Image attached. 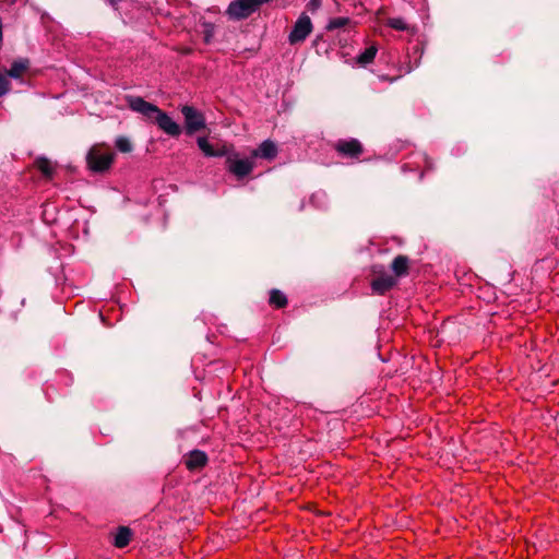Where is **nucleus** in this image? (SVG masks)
<instances>
[{
	"mask_svg": "<svg viewBox=\"0 0 559 559\" xmlns=\"http://www.w3.org/2000/svg\"><path fill=\"white\" fill-rule=\"evenodd\" d=\"M126 100L131 110L155 122L166 134L170 136H179L181 134L180 126L156 105L146 102L140 96H127Z\"/></svg>",
	"mask_w": 559,
	"mask_h": 559,
	"instance_id": "f257e3e1",
	"label": "nucleus"
},
{
	"mask_svg": "<svg viewBox=\"0 0 559 559\" xmlns=\"http://www.w3.org/2000/svg\"><path fill=\"white\" fill-rule=\"evenodd\" d=\"M115 159V154L102 145H94L86 157L88 168L94 173L108 170Z\"/></svg>",
	"mask_w": 559,
	"mask_h": 559,
	"instance_id": "f03ea898",
	"label": "nucleus"
},
{
	"mask_svg": "<svg viewBox=\"0 0 559 559\" xmlns=\"http://www.w3.org/2000/svg\"><path fill=\"white\" fill-rule=\"evenodd\" d=\"M270 0H234L227 8V14L234 20H243L254 13L262 4Z\"/></svg>",
	"mask_w": 559,
	"mask_h": 559,
	"instance_id": "7ed1b4c3",
	"label": "nucleus"
},
{
	"mask_svg": "<svg viewBox=\"0 0 559 559\" xmlns=\"http://www.w3.org/2000/svg\"><path fill=\"white\" fill-rule=\"evenodd\" d=\"M226 156V168L237 179L247 177L254 169L255 164L251 156L249 158H240L237 153H228Z\"/></svg>",
	"mask_w": 559,
	"mask_h": 559,
	"instance_id": "20e7f679",
	"label": "nucleus"
},
{
	"mask_svg": "<svg viewBox=\"0 0 559 559\" xmlns=\"http://www.w3.org/2000/svg\"><path fill=\"white\" fill-rule=\"evenodd\" d=\"M313 25L310 16L302 12L297 21L295 22L293 29L288 35V41L290 45L304 43L306 38L312 33Z\"/></svg>",
	"mask_w": 559,
	"mask_h": 559,
	"instance_id": "39448f33",
	"label": "nucleus"
},
{
	"mask_svg": "<svg viewBox=\"0 0 559 559\" xmlns=\"http://www.w3.org/2000/svg\"><path fill=\"white\" fill-rule=\"evenodd\" d=\"M181 114L185 117V127L187 134H193L206 127L204 115L192 106L181 107Z\"/></svg>",
	"mask_w": 559,
	"mask_h": 559,
	"instance_id": "423d86ee",
	"label": "nucleus"
},
{
	"mask_svg": "<svg viewBox=\"0 0 559 559\" xmlns=\"http://www.w3.org/2000/svg\"><path fill=\"white\" fill-rule=\"evenodd\" d=\"M338 156L358 160L364 153V146L357 139L338 140L333 144Z\"/></svg>",
	"mask_w": 559,
	"mask_h": 559,
	"instance_id": "0eeeda50",
	"label": "nucleus"
},
{
	"mask_svg": "<svg viewBox=\"0 0 559 559\" xmlns=\"http://www.w3.org/2000/svg\"><path fill=\"white\" fill-rule=\"evenodd\" d=\"M197 143L202 153L207 157H222L229 153V148L226 144L214 147L205 136L198 138Z\"/></svg>",
	"mask_w": 559,
	"mask_h": 559,
	"instance_id": "6e6552de",
	"label": "nucleus"
},
{
	"mask_svg": "<svg viewBox=\"0 0 559 559\" xmlns=\"http://www.w3.org/2000/svg\"><path fill=\"white\" fill-rule=\"evenodd\" d=\"M277 155V147L274 142L270 140L263 141L255 150L252 151L251 157H257L272 160Z\"/></svg>",
	"mask_w": 559,
	"mask_h": 559,
	"instance_id": "1a4fd4ad",
	"label": "nucleus"
},
{
	"mask_svg": "<svg viewBox=\"0 0 559 559\" xmlns=\"http://www.w3.org/2000/svg\"><path fill=\"white\" fill-rule=\"evenodd\" d=\"M395 284L396 281L393 276L389 274H381L371 281V288L373 293L383 295L388 290H390Z\"/></svg>",
	"mask_w": 559,
	"mask_h": 559,
	"instance_id": "9d476101",
	"label": "nucleus"
},
{
	"mask_svg": "<svg viewBox=\"0 0 559 559\" xmlns=\"http://www.w3.org/2000/svg\"><path fill=\"white\" fill-rule=\"evenodd\" d=\"M207 461V455L203 451L193 450L186 456L185 464L189 471H195L204 467Z\"/></svg>",
	"mask_w": 559,
	"mask_h": 559,
	"instance_id": "9b49d317",
	"label": "nucleus"
},
{
	"mask_svg": "<svg viewBox=\"0 0 559 559\" xmlns=\"http://www.w3.org/2000/svg\"><path fill=\"white\" fill-rule=\"evenodd\" d=\"M28 68L29 62L27 59L15 60L14 62H12L10 69L4 74L7 75V78L10 76L13 79H21L26 73Z\"/></svg>",
	"mask_w": 559,
	"mask_h": 559,
	"instance_id": "f8f14e48",
	"label": "nucleus"
},
{
	"mask_svg": "<svg viewBox=\"0 0 559 559\" xmlns=\"http://www.w3.org/2000/svg\"><path fill=\"white\" fill-rule=\"evenodd\" d=\"M132 538V531L127 526H120L114 537V546L117 548L127 547Z\"/></svg>",
	"mask_w": 559,
	"mask_h": 559,
	"instance_id": "ddd939ff",
	"label": "nucleus"
},
{
	"mask_svg": "<svg viewBox=\"0 0 559 559\" xmlns=\"http://www.w3.org/2000/svg\"><path fill=\"white\" fill-rule=\"evenodd\" d=\"M269 305L274 309H282L288 305L287 296L280 289L273 288L269 293Z\"/></svg>",
	"mask_w": 559,
	"mask_h": 559,
	"instance_id": "4468645a",
	"label": "nucleus"
},
{
	"mask_svg": "<svg viewBox=\"0 0 559 559\" xmlns=\"http://www.w3.org/2000/svg\"><path fill=\"white\" fill-rule=\"evenodd\" d=\"M408 265H409L408 258L406 255L400 254L394 258L391 267H392V271L394 272L395 276L401 277V276L407 275Z\"/></svg>",
	"mask_w": 559,
	"mask_h": 559,
	"instance_id": "2eb2a0df",
	"label": "nucleus"
},
{
	"mask_svg": "<svg viewBox=\"0 0 559 559\" xmlns=\"http://www.w3.org/2000/svg\"><path fill=\"white\" fill-rule=\"evenodd\" d=\"M377 52L378 47L376 45H370L357 57V62L361 66H367L374 60Z\"/></svg>",
	"mask_w": 559,
	"mask_h": 559,
	"instance_id": "dca6fc26",
	"label": "nucleus"
},
{
	"mask_svg": "<svg viewBox=\"0 0 559 559\" xmlns=\"http://www.w3.org/2000/svg\"><path fill=\"white\" fill-rule=\"evenodd\" d=\"M35 166L46 177H51L55 170L51 162L45 157L37 158Z\"/></svg>",
	"mask_w": 559,
	"mask_h": 559,
	"instance_id": "f3484780",
	"label": "nucleus"
},
{
	"mask_svg": "<svg viewBox=\"0 0 559 559\" xmlns=\"http://www.w3.org/2000/svg\"><path fill=\"white\" fill-rule=\"evenodd\" d=\"M385 24L386 26L400 32H407L411 29L408 23L403 17H389Z\"/></svg>",
	"mask_w": 559,
	"mask_h": 559,
	"instance_id": "a211bd4d",
	"label": "nucleus"
},
{
	"mask_svg": "<svg viewBox=\"0 0 559 559\" xmlns=\"http://www.w3.org/2000/svg\"><path fill=\"white\" fill-rule=\"evenodd\" d=\"M349 23H350L349 17H346V16L333 17L329 21V23L326 25V31L331 32L334 29L343 28V27L347 26Z\"/></svg>",
	"mask_w": 559,
	"mask_h": 559,
	"instance_id": "6ab92c4d",
	"label": "nucleus"
},
{
	"mask_svg": "<svg viewBox=\"0 0 559 559\" xmlns=\"http://www.w3.org/2000/svg\"><path fill=\"white\" fill-rule=\"evenodd\" d=\"M115 144H116L117 150L122 153H129L132 150V145H131L130 141L124 136L118 138L116 140Z\"/></svg>",
	"mask_w": 559,
	"mask_h": 559,
	"instance_id": "aec40b11",
	"label": "nucleus"
},
{
	"mask_svg": "<svg viewBox=\"0 0 559 559\" xmlns=\"http://www.w3.org/2000/svg\"><path fill=\"white\" fill-rule=\"evenodd\" d=\"M10 87L11 83L9 79L4 73L0 72V97L5 95L10 91Z\"/></svg>",
	"mask_w": 559,
	"mask_h": 559,
	"instance_id": "412c9836",
	"label": "nucleus"
},
{
	"mask_svg": "<svg viewBox=\"0 0 559 559\" xmlns=\"http://www.w3.org/2000/svg\"><path fill=\"white\" fill-rule=\"evenodd\" d=\"M320 4H321V0H310V2H309V5H310L313 10H316L317 8H319V7H320Z\"/></svg>",
	"mask_w": 559,
	"mask_h": 559,
	"instance_id": "4be33fe9",
	"label": "nucleus"
},
{
	"mask_svg": "<svg viewBox=\"0 0 559 559\" xmlns=\"http://www.w3.org/2000/svg\"><path fill=\"white\" fill-rule=\"evenodd\" d=\"M414 156L423 162H427V157L424 154L418 153V154H415Z\"/></svg>",
	"mask_w": 559,
	"mask_h": 559,
	"instance_id": "5701e85b",
	"label": "nucleus"
},
{
	"mask_svg": "<svg viewBox=\"0 0 559 559\" xmlns=\"http://www.w3.org/2000/svg\"><path fill=\"white\" fill-rule=\"evenodd\" d=\"M112 7H116L120 0H108Z\"/></svg>",
	"mask_w": 559,
	"mask_h": 559,
	"instance_id": "b1692460",
	"label": "nucleus"
},
{
	"mask_svg": "<svg viewBox=\"0 0 559 559\" xmlns=\"http://www.w3.org/2000/svg\"><path fill=\"white\" fill-rule=\"evenodd\" d=\"M384 79H385V81H390V82L394 81V79H389V78H384Z\"/></svg>",
	"mask_w": 559,
	"mask_h": 559,
	"instance_id": "393cba45",
	"label": "nucleus"
}]
</instances>
